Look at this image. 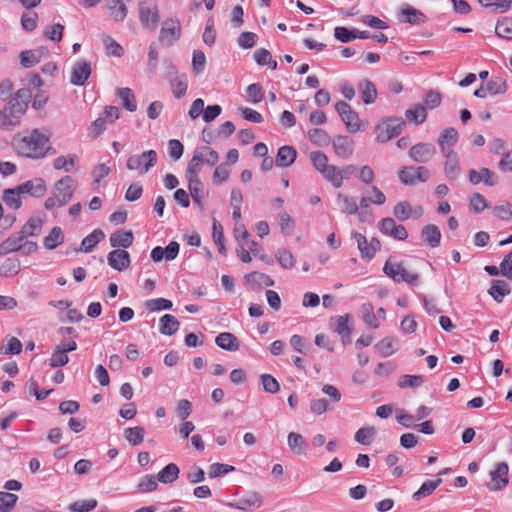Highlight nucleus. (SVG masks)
Returning <instances> with one entry per match:
<instances>
[{
    "label": "nucleus",
    "instance_id": "obj_1",
    "mask_svg": "<svg viewBox=\"0 0 512 512\" xmlns=\"http://www.w3.org/2000/svg\"><path fill=\"white\" fill-rule=\"evenodd\" d=\"M12 146L18 155L32 159H41L55 153L49 144V136L37 128L17 133L12 139Z\"/></svg>",
    "mask_w": 512,
    "mask_h": 512
},
{
    "label": "nucleus",
    "instance_id": "obj_2",
    "mask_svg": "<svg viewBox=\"0 0 512 512\" xmlns=\"http://www.w3.org/2000/svg\"><path fill=\"white\" fill-rule=\"evenodd\" d=\"M405 120L400 117H388L375 126L376 140L385 143L401 134Z\"/></svg>",
    "mask_w": 512,
    "mask_h": 512
},
{
    "label": "nucleus",
    "instance_id": "obj_3",
    "mask_svg": "<svg viewBox=\"0 0 512 512\" xmlns=\"http://www.w3.org/2000/svg\"><path fill=\"white\" fill-rule=\"evenodd\" d=\"M383 272L396 283L406 282L414 284L419 280L417 273H410L406 270L404 262L392 263L391 258L385 262Z\"/></svg>",
    "mask_w": 512,
    "mask_h": 512
},
{
    "label": "nucleus",
    "instance_id": "obj_4",
    "mask_svg": "<svg viewBox=\"0 0 512 512\" xmlns=\"http://www.w3.org/2000/svg\"><path fill=\"white\" fill-rule=\"evenodd\" d=\"M157 163V153L155 150H148L142 154H135L128 158L127 168L129 170H140L141 174L147 173Z\"/></svg>",
    "mask_w": 512,
    "mask_h": 512
},
{
    "label": "nucleus",
    "instance_id": "obj_5",
    "mask_svg": "<svg viewBox=\"0 0 512 512\" xmlns=\"http://www.w3.org/2000/svg\"><path fill=\"white\" fill-rule=\"evenodd\" d=\"M399 179L405 185L424 183L430 178V172L425 166H405L398 172Z\"/></svg>",
    "mask_w": 512,
    "mask_h": 512
},
{
    "label": "nucleus",
    "instance_id": "obj_6",
    "mask_svg": "<svg viewBox=\"0 0 512 512\" xmlns=\"http://www.w3.org/2000/svg\"><path fill=\"white\" fill-rule=\"evenodd\" d=\"M335 110L339 114L349 132L356 133L360 131L361 125L359 115L348 103L344 101H338L335 104Z\"/></svg>",
    "mask_w": 512,
    "mask_h": 512
},
{
    "label": "nucleus",
    "instance_id": "obj_7",
    "mask_svg": "<svg viewBox=\"0 0 512 512\" xmlns=\"http://www.w3.org/2000/svg\"><path fill=\"white\" fill-rule=\"evenodd\" d=\"M508 472L509 466L506 462L496 463L494 469L489 473L491 481L487 484V488L490 491L503 490L509 484Z\"/></svg>",
    "mask_w": 512,
    "mask_h": 512
},
{
    "label": "nucleus",
    "instance_id": "obj_8",
    "mask_svg": "<svg viewBox=\"0 0 512 512\" xmlns=\"http://www.w3.org/2000/svg\"><path fill=\"white\" fill-rule=\"evenodd\" d=\"M352 238L357 242V247L361 253V257L368 261L372 260L375 257L376 252L381 249V243L375 237L368 241L361 233L352 232Z\"/></svg>",
    "mask_w": 512,
    "mask_h": 512
},
{
    "label": "nucleus",
    "instance_id": "obj_9",
    "mask_svg": "<svg viewBox=\"0 0 512 512\" xmlns=\"http://www.w3.org/2000/svg\"><path fill=\"white\" fill-rule=\"evenodd\" d=\"M74 179L71 176H65L58 180L53 188V195L58 199L60 205H66L74 193Z\"/></svg>",
    "mask_w": 512,
    "mask_h": 512
},
{
    "label": "nucleus",
    "instance_id": "obj_10",
    "mask_svg": "<svg viewBox=\"0 0 512 512\" xmlns=\"http://www.w3.org/2000/svg\"><path fill=\"white\" fill-rule=\"evenodd\" d=\"M139 18L143 26L153 30L159 22V13L157 6L144 0L140 3Z\"/></svg>",
    "mask_w": 512,
    "mask_h": 512
},
{
    "label": "nucleus",
    "instance_id": "obj_11",
    "mask_svg": "<svg viewBox=\"0 0 512 512\" xmlns=\"http://www.w3.org/2000/svg\"><path fill=\"white\" fill-rule=\"evenodd\" d=\"M181 35L180 22L177 19L166 20L160 30L159 41L166 45L171 46L176 42Z\"/></svg>",
    "mask_w": 512,
    "mask_h": 512
},
{
    "label": "nucleus",
    "instance_id": "obj_12",
    "mask_svg": "<svg viewBox=\"0 0 512 512\" xmlns=\"http://www.w3.org/2000/svg\"><path fill=\"white\" fill-rule=\"evenodd\" d=\"M436 154V148L431 143L420 142L413 145L409 150L410 158L417 163H427Z\"/></svg>",
    "mask_w": 512,
    "mask_h": 512
},
{
    "label": "nucleus",
    "instance_id": "obj_13",
    "mask_svg": "<svg viewBox=\"0 0 512 512\" xmlns=\"http://www.w3.org/2000/svg\"><path fill=\"white\" fill-rule=\"evenodd\" d=\"M16 188L20 194H28L33 197H42L47 190L45 181L42 178L25 181L24 183L16 186Z\"/></svg>",
    "mask_w": 512,
    "mask_h": 512
},
{
    "label": "nucleus",
    "instance_id": "obj_14",
    "mask_svg": "<svg viewBox=\"0 0 512 512\" xmlns=\"http://www.w3.org/2000/svg\"><path fill=\"white\" fill-rule=\"evenodd\" d=\"M108 264L117 271H123L130 266V254L124 249H114L107 256Z\"/></svg>",
    "mask_w": 512,
    "mask_h": 512
},
{
    "label": "nucleus",
    "instance_id": "obj_15",
    "mask_svg": "<svg viewBox=\"0 0 512 512\" xmlns=\"http://www.w3.org/2000/svg\"><path fill=\"white\" fill-rule=\"evenodd\" d=\"M92 69L87 61H78L72 68L70 82L75 86H83L89 76L91 75Z\"/></svg>",
    "mask_w": 512,
    "mask_h": 512
},
{
    "label": "nucleus",
    "instance_id": "obj_16",
    "mask_svg": "<svg viewBox=\"0 0 512 512\" xmlns=\"http://www.w3.org/2000/svg\"><path fill=\"white\" fill-rule=\"evenodd\" d=\"M332 144L334 153L342 159L349 158L354 151V141L347 136H336Z\"/></svg>",
    "mask_w": 512,
    "mask_h": 512
},
{
    "label": "nucleus",
    "instance_id": "obj_17",
    "mask_svg": "<svg viewBox=\"0 0 512 512\" xmlns=\"http://www.w3.org/2000/svg\"><path fill=\"white\" fill-rule=\"evenodd\" d=\"M134 241V235L131 230H117L112 233L109 238V242L111 247L113 248H129Z\"/></svg>",
    "mask_w": 512,
    "mask_h": 512
},
{
    "label": "nucleus",
    "instance_id": "obj_18",
    "mask_svg": "<svg viewBox=\"0 0 512 512\" xmlns=\"http://www.w3.org/2000/svg\"><path fill=\"white\" fill-rule=\"evenodd\" d=\"M297 157V151L294 147L285 145L278 149L275 163L278 167L291 166Z\"/></svg>",
    "mask_w": 512,
    "mask_h": 512
},
{
    "label": "nucleus",
    "instance_id": "obj_19",
    "mask_svg": "<svg viewBox=\"0 0 512 512\" xmlns=\"http://www.w3.org/2000/svg\"><path fill=\"white\" fill-rule=\"evenodd\" d=\"M422 240L431 248L439 246L441 241V231L434 224H427L421 230Z\"/></svg>",
    "mask_w": 512,
    "mask_h": 512
},
{
    "label": "nucleus",
    "instance_id": "obj_20",
    "mask_svg": "<svg viewBox=\"0 0 512 512\" xmlns=\"http://www.w3.org/2000/svg\"><path fill=\"white\" fill-rule=\"evenodd\" d=\"M401 21L412 25H419L426 21V16L420 11L408 4L401 8Z\"/></svg>",
    "mask_w": 512,
    "mask_h": 512
},
{
    "label": "nucleus",
    "instance_id": "obj_21",
    "mask_svg": "<svg viewBox=\"0 0 512 512\" xmlns=\"http://www.w3.org/2000/svg\"><path fill=\"white\" fill-rule=\"evenodd\" d=\"M358 89L360 92V96L364 104L370 105L373 104L377 99V89L372 81L369 79H363L359 85Z\"/></svg>",
    "mask_w": 512,
    "mask_h": 512
},
{
    "label": "nucleus",
    "instance_id": "obj_22",
    "mask_svg": "<svg viewBox=\"0 0 512 512\" xmlns=\"http://www.w3.org/2000/svg\"><path fill=\"white\" fill-rule=\"evenodd\" d=\"M216 345L226 351H237L240 348V343L237 337L230 332H222L215 339Z\"/></svg>",
    "mask_w": 512,
    "mask_h": 512
},
{
    "label": "nucleus",
    "instance_id": "obj_23",
    "mask_svg": "<svg viewBox=\"0 0 512 512\" xmlns=\"http://www.w3.org/2000/svg\"><path fill=\"white\" fill-rule=\"evenodd\" d=\"M105 7L116 22L123 21L127 15V7L121 0H105Z\"/></svg>",
    "mask_w": 512,
    "mask_h": 512
},
{
    "label": "nucleus",
    "instance_id": "obj_24",
    "mask_svg": "<svg viewBox=\"0 0 512 512\" xmlns=\"http://www.w3.org/2000/svg\"><path fill=\"white\" fill-rule=\"evenodd\" d=\"M406 119L415 125L422 124L427 119V109L421 104H414L411 108L405 112Z\"/></svg>",
    "mask_w": 512,
    "mask_h": 512
},
{
    "label": "nucleus",
    "instance_id": "obj_25",
    "mask_svg": "<svg viewBox=\"0 0 512 512\" xmlns=\"http://www.w3.org/2000/svg\"><path fill=\"white\" fill-rule=\"evenodd\" d=\"M201 153V151H197L196 149L187 165L186 177L188 180L199 179L198 175L204 164L203 155Z\"/></svg>",
    "mask_w": 512,
    "mask_h": 512
},
{
    "label": "nucleus",
    "instance_id": "obj_26",
    "mask_svg": "<svg viewBox=\"0 0 512 512\" xmlns=\"http://www.w3.org/2000/svg\"><path fill=\"white\" fill-rule=\"evenodd\" d=\"M24 238L18 233L11 235L0 244V255L20 251Z\"/></svg>",
    "mask_w": 512,
    "mask_h": 512
},
{
    "label": "nucleus",
    "instance_id": "obj_27",
    "mask_svg": "<svg viewBox=\"0 0 512 512\" xmlns=\"http://www.w3.org/2000/svg\"><path fill=\"white\" fill-rule=\"evenodd\" d=\"M289 448L297 455H305L308 445L303 436L297 432H290L287 438Z\"/></svg>",
    "mask_w": 512,
    "mask_h": 512
},
{
    "label": "nucleus",
    "instance_id": "obj_28",
    "mask_svg": "<svg viewBox=\"0 0 512 512\" xmlns=\"http://www.w3.org/2000/svg\"><path fill=\"white\" fill-rule=\"evenodd\" d=\"M350 316L348 314L338 316L335 318L334 331L339 334L344 344L350 341L352 332L351 327L348 325Z\"/></svg>",
    "mask_w": 512,
    "mask_h": 512
},
{
    "label": "nucleus",
    "instance_id": "obj_29",
    "mask_svg": "<svg viewBox=\"0 0 512 512\" xmlns=\"http://www.w3.org/2000/svg\"><path fill=\"white\" fill-rule=\"evenodd\" d=\"M245 278L253 289H260L262 286L269 287L274 285V280L264 273L251 272L247 274Z\"/></svg>",
    "mask_w": 512,
    "mask_h": 512
},
{
    "label": "nucleus",
    "instance_id": "obj_30",
    "mask_svg": "<svg viewBox=\"0 0 512 512\" xmlns=\"http://www.w3.org/2000/svg\"><path fill=\"white\" fill-rule=\"evenodd\" d=\"M510 292L509 285L503 280H493L488 290L489 295L498 303H501L503 298L510 294Z\"/></svg>",
    "mask_w": 512,
    "mask_h": 512
},
{
    "label": "nucleus",
    "instance_id": "obj_31",
    "mask_svg": "<svg viewBox=\"0 0 512 512\" xmlns=\"http://www.w3.org/2000/svg\"><path fill=\"white\" fill-rule=\"evenodd\" d=\"M180 327L179 321L171 314H165L160 318V333L171 336L175 334Z\"/></svg>",
    "mask_w": 512,
    "mask_h": 512
},
{
    "label": "nucleus",
    "instance_id": "obj_32",
    "mask_svg": "<svg viewBox=\"0 0 512 512\" xmlns=\"http://www.w3.org/2000/svg\"><path fill=\"white\" fill-rule=\"evenodd\" d=\"M180 470L175 463H169L157 474V479L160 483L169 484L177 480Z\"/></svg>",
    "mask_w": 512,
    "mask_h": 512
},
{
    "label": "nucleus",
    "instance_id": "obj_33",
    "mask_svg": "<svg viewBox=\"0 0 512 512\" xmlns=\"http://www.w3.org/2000/svg\"><path fill=\"white\" fill-rule=\"evenodd\" d=\"M8 115L12 120H19L27 110V104H23L21 101L12 97L4 107Z\"/></svg>",
    "mask_w": 512,
    "mask_h": 512
},
{
    "label": "nucleus",
    "instance_id": "obj_34",
    "mask_svg": "<svg viewBox=\"0 0 512 512\" xmlns=\"http://www.w3.org/2000/svg\"><path fill=\"white\" fill-rule=\"evenodd\" d=\"M105 234L100 229L93 230L89 235H87L81 242L80 250L86 253L91 252L94 247L104 239Z\"/></svg>",
    "mask_w": 512,
    "mask_h": 512
},
{
    "label": "nucleus",
    "instance_id": "obj_35",
    "mask_svg": "<svg viewBox=\"0 0 512 512\" xmlns=\"http://www.w3.org/2000/svg\"><path fill=\"white\" fill-rule=\"evenodd\" d=\"M117 96L121 99L123 107L129 112L137 110V103L133 91L130 88H119Z\"/></svg>",
    "mask_w": 512,
    "mask_h": 512
},
{
    "label": "nucleus",
    "instance_id": "obj_36",
    "mask_svg": "<svg viewBox=\"0 0 512 512\" xmlns=\"http://www.w3.org/2000/svg\"><path fill=\"white\" fill-rule=\"evenodd\" d=\"M64 241L63 231L56 226L51 229L49 234L44 238V246L49 250H53L61 245Z\"/></svg>",
    "mask_w": 512,
    "mask_h": 512
},
{
    "label": "nucleus",
    "instance_id": "obj_37",
    "mask_svg": "<svg viewBox=\"0 0 512 512\" xmlns=\"http://www.w3.org/2000/svg\"><path fill=\"white\" fill-rule=\"evenodd\" d=\"M495 34L503 39L512 40V18L502 17L495 26Z\"/></svg>",
    "mask_w": 512,
    "mask_h": 512
},
{
    "label": "nucleus",
    "instance_id": "obj_38",
    "mask_svg": "<svg viewBox=\"0 0 512 512\" xmlns=\"http://www.w3.org/2000/svg\"><path fill=\"white\" fill-rule=\"evenodd\" d=\"M444 174L450 180H456L461 174L458 155L445 159Z\"/></svg>",
    "mask_w": 512,
    "mask_h": 512
},
{
    "label": "nucleus",
    "instance_id": "obj_39",
    "mask_svg": "<svg viewBox=\"0 0 512 512\" xmlns=\"http://www.w3.org/2000/svg\"><path fill=\"white\" fill-rule=\"evenodd\" d=\"M188 187L193 201L199 206L201 210H204L203 204V188L200 179L188 180Z\"/></svg>",
    "mask_w": 512,
    "mask_h": 512
},
{
    "label": "nucleus",
    "instance_id": "obj_40",
    "mask_svg": "<svg viewBox=\"0 0 512 512\" xmlns=\"http://www.w3.org/2000/svg\"><path fill=\"white\" fill-rule=\"evenodd\" d=\"M20 271V261L17 258H7L0 264V274L4 277H13Z\"/></svg>",
    "mask_w": 512,
    "mask_h": 512
},
{
    "label": "nucleus",
    "instance_id": "obj_41",
    "mask_svg": "<svg viewBox=\"0 0 512 512\" xmlns=\"http://www.w3.org/2000/svg\"><path fill=\"white\" fill-rule=\"evenodd\" d=\"M145 436V429L141 426L130 427L124 430L125 439L133 446L139 445L143 442Z\"/></svg>",
    "mask_w": 512,
    "mask_h": 512
},
{
    "label": "nucleus",
    "instance_id": "obj_42",
    "mask_svg": "<svg viewBox=\"0 0 512 512\" xmlns=\"http://www.w3.org/2000/svg\"><path fill=\"white\" fill-rule=\"evenodd\" d=\"M442 483V479L439 477L436 480L425 481L420 488L413 494L414 500L418 501L423 497H426L433 493V491Z\"/></svg>",
    "mask_w": 512,
    "mask_h": 512
},
{
    "label": "nucleus",
    "instance_id": "obj_43",
    "mask_svg": "<svg viewBox=\"0 0 512 512\" xmlns=\"http://www.w3.org/2000/svg\"><path fill=\"white\" fill-rule=\"evenodd\" d=\"M42 227V220L39 218H30L23 226L19 234L23 236V238H27L28 236L38 235Z\"/></svg>",
    "mask_w": 512,
    "mask_h": 512
},
{
    "label": "nucleus",
    "instance_id": "obj_44",
    "mask_svg": "<svg viewBox=\"0 0 512 512\" xmlns=\"http://www.w3.org/2000/svg\"><path fill=\"white\" fill-rule=\"evenodd\" d=\"M310 141L316 146H326L331 142L329 134L320 128H314L308 131Z\"/></svg>",
    "mask_w": 512,
    "mask_h": 512
},
{
    "label": "nucleus",
    "instance_id": "obj_45",
    "mask_svg": "<svg viewBox=\"0 0 512 512\" xmlns=\"http://www.w3.org/2000/svg\"><path fill=\"white\" fill-rule=\"evenodd\" d=\"M376 352L383 358L389 357L396 352L394 339L385 337L374 346Z\"/></svg>",
    "mask_w": 512,
    "mask_h": 512
},
{
    "label": "nucleus",
    "instance_id": "obj_46",
    "mask_svg": "<svg viewBox=\"0 0 512 512\" xmlns=\"http://www.w3.org/2000/svg\"><path fill=\"white\" fill-rule=\"evenodd\" d=\"M485 87L490 95L504 94L508 88L506 80L501 77L491 78Z\"/></svg>",
    "mask_w": 512,
    "mask_h": 512
},
{
    "label": "nucleus",
    "instance_id": "obj_47",
    "mask_svg": "<svg viewBox=\"0 0 512 512\" xmlns=\"http://www.w3.org/2000/svg\"><path fill=\"white\" fill-rule=\"evenodd\" d=\"M20 193L18 192L17 188H10L6 189L3 192L2 200L5 202L7 206H9L12 209H19L22 205V202L20 200Z\"/></svg>",
    "mask_w": 512,
    "mask_h": 512
},
{
    "label": "nucleus",
    "instance_id": "obj_48",
    "mask_svg": "<svg viewBox=\"0 0 512 512\" xmlns=\"http://www.w3.org/2000/svg\"><path fill=\"white\" fill-rule=\"evenodd\" d=\"M41 58V54L36 50H25L20 53V64L24 68H30L36 65Z\"/></svg>",
    "mask_w": 512,
    "mask_h": 512
},
{
    "label": "nucleus",
    "instance_id": "obj_49",
    "mask_svg": "<svg viewBox=\"0 0 512 512\" xmlns=\"http://www.w3.org/2000/svg\"><path fill=\"white\" fill-rule=\"evenodd\" d=\"M77 161L76 155H69L68 158L65 156H59L55 158L53 162V167L56 170H64L66 172H70L72 168L74 167L75 163Z\"/></svg>",
    "mask_w": 512,
    "mask_h": 512
},
{
    "label": "nucleus",
    "instance_id": "obj_50",
    "mask_svg": "<svg viewBox=\"0 0 512 512\" xmlns=\"http://www.w3.org/2000/svg\"><path fill=\"white\" fill-rule=\"evenodd\" d=\"M158 482L157 476L145 475L140 479L137 485L138 491L141 493L152 492L157 489Z\"/></svg>",
    "mask_w": 512,
    "mask_h": 512
},
{
    "label": "nucleus",
    "instance_id": "obj_51",
    "mask_svg": "<svg viewBox=\"0 0 512 512\" xmlns=\"http://www.w3.org/2000/svg\"><path fill=\"white\" fill-rule=\"evenodd\" d=\"M103 44L106 54L109 56L120 57L123 54L122 46L108 35L103 36Z\"/></svg>",
    "mask_w": 512,
    "mask_h": 512
},
{
    "label": "nucleus",
    "instance_id": "obj_52",
    "mask_svg": "<svg viewBox=\"0 0 512 512\" xmlns=\"http://www.w3.org/2000/svg\"><path fill=\"white\" fill-rule=\"evenodd\" d=\"M96 499L78 500L69 505L71 512H89L97 507Z\"/></svg>",
    "mask_w": 512,
    "mask_h": 512
},
{
    "label": "nucleus",
    "instance_id": "obj_53",
    "mask_svg": "<svg viewBox=\"0 0 512 512\" xmlns=\"http://www.w3.org/2000/svg\"><path fill=\"white\" fill-rule=\"evenodd\" d=\"M324 178L329 181L333 187L340 188L341 187V176L339 174V169L334 165H328L321 173Z\"/></svg>",
    "mask_w": 512,
    "mask_h": 512
},
{
    "label": "nucleus",
    "instance_id": "obj_54",
    "mask_svg": "<svg viewBox=\"0 0 512 512\" xmlns=\"http://www.w3.org/2000/svg\"><path fill=\"white\" fill-rule=\"evenodd\" d=\"M173 306V303L165 298L150 299L145 302V307L151 311L169 310Z\"/></svg>",
    "mask_w": 512,
    "mask_h": 512
},
{
    "label": "nucleus",
    "instance_id": "obj_55",
    "mask_svg": "<svg viewBox=\"0 0 512 512\" xmlns=\"http://www.w3.org/2000/svg\"><path fill=\"white\" fill-rule=\"evenodd\" d=\"M18 500V496L9 492H0V512L12 510Z\"/></svg>",
    "mask_w": 512,
    "mask_h": 512
},
{
    "label": "nucleus",
    "instance_id": "obj_56",
    "mask_svg": "<svg viewBox=\"0 0 512 512\" xmlns=\"http://www.w3.org/2000/svg\"><path fill=\"white\" fill-rule=\"evenodd\" d=\"M412 209L408 201L397 203L393 208V214L399 221H406L411 217Z\"/></svg>",
    "mask_w": 512,
    "mask_h": 512
},
{
    "label": "nucleus",
    "instance_id": "obj_57",
    "mask_svg": "<svg viewBox=\"0 0 512 512\" xmlns=\"http://www.w3.org/2000/svg\"><path fill=\"white\" fill-rule=\"evenodd\" d=\"M485 8H493L495 11L506 12L512 6V0H478Z\"/></svg>",
    "mask_w": 512,
    "mask_h": 512
},
{
    "label": "nucleus",
    "instance_id": "obj_58",
    "mask_svg": "<svg viewBox=\"0 0 512 512\" xmlns=\"http://www.w3.org/2000/svg\"><path fill=\"white\" fill-rule=\"evenodd\" d=\"M263 390L268 393H277L280 389L278 381L270 374H261L259 376Z\"/></svg>",
    "mask_w": 512,
    "mask_h": 512
},
{
    "label": "nucleus",
    "instance_id": "obj_59",
    "mask_svg": "<svg viewBox=\"0 0 512 512\" xmlns=\"http://www.w3.org/2000/svg\"><path fill=\"white\" fill-rule=\"evenodd\" d=\"M68 362H69V357L67 356V353H65V350H63L62 347L57 346L52 353L49 365L52 368H56V367L64 366Z\"/></svg>",
    "mask_w": 512,
    "mask_h": 512
},
{
    "label": "nucleus",
    "instance_id": "obj_60",
    "mask_svg": "<svg viewBox=\"0 0 512 512\" xmlns=\"http://www.w3.org/2000/svg\"><path fill=\"white\" fill-rule=\"evenodd\" d=\"M362 318L364 322L370 327L376 329L379 327V323L376 319L373 305L370 303H365L362 305Z\"/></svg>",
    "mask_w": 512,
    "mask_h": 512
},
{
    "label": "nucleus",
    "instance_id": "obj_61",
    "mask_svg": "<svg viewBox=\"0 0 512 512\" xmlns=\"http://www.w3.org/2000/svg\"><path fill=\"white\" fill-rule=\"evenodd\" d=\"M374 427H362L354 435V439L356 442L369 445L371 443L372 437L375 435Z\"/></svg>",
    "mask_w": 512,
    "mask_h": 512
},
{
    "label": "nucleus",
    "instance_id": "obj_62",
    "mask_svg": "<svg viewBox=\"0 0 512 512\" xmlns=\"http://www.w3.org/2000/svg\"><path fill=\"white\" fill-rule=\"evenodd\" d=\"M442 102L441 93L437 90H427L424 96V104L426 109H434L440 106Z\"/></svg>",
    "mask_w": 512,
    "mask_h": 512
},
{
    "label": "nucleus",
    "instance_id": "obj_63",
    "mask_svg": "<svg viewBox=\"0 0 512 512\" xmlns=\"http://www.w3.org/2000/svg\"><path fill=\"white\" fill-rule=\"evenodd\" d=\"M423 377L420 375H403L400 377L398 386L401 388H415L423 384Z\"/></svg>",
    "mask_w": 512,
    "mask_h": 512
},
{
    "label": "nucleus",
    "instance_id": "obj_64",
    "mask_svg": "<svg viewBox=\"0 0 512 512\" xmlns=\"http://www.w3.org/2000/svg\"><path fill=\"white\" fill-rule=\"evenodd\" d=\"M310 160L314 168L322 173V171L329 165L328 157L321 151H313L310 153Z\"/></svg>",
    "mask_w": 512,
    "mask_h": 512
}]
</instances>
